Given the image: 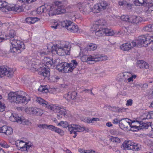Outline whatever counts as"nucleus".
Segmentation results:
<instances>
[{
	"label": "nucleus",
	"instance_id": "nucleus-1",
	"mask_svg": "<svg viewBox=\"0 0 153 153\" xmlns=\"http://www.w3.org/2000/svg\"><path fill=\"white\" fill-rule=\"evenodd\" d=\"M8 99L10 102L17 104H27L30 101L29 95L22 91L16 93L10 92L8 95Z\"/></svg>",
	"mask_w": 153,
	"mask_h": 153
},
{
	"label": "nucleus",
	"instance_id": "nucleus-2",
	"mask_svg": "<svg viewBox=\"0 0 153 153\" xmlns=\"http://www.w3.org/2000/svg\"><path fill=\"white\" fill-rule=\"evenodd\" d=\"M36 101L42 105L43 106L50 109L55 113H58L57 117L58 119L62 118L63 116L65 117L66 114V110L61 106L54 105H49L48 102L40 97L37 98Z\"/></svg>",
	"mask_w": 153,
	"mask_h": 153
},
{
	"label": "nucleus",
	"instance_id": "nucleus-3",
	"mask_svg": "<svg viewBox=\"0 0 153 153\" xmlns=\"http://www.w3.org/2000/svg\"><path fill=\"white\" fill-rule=\"evenodd\" d=\"M58 126H61L64 128L68 127V130L71 134H77L78 132H80L85 131V133L89 132V129L82 127L78 125L71 124L69 125L68 123L65 121H61L57 124Z\"/></svg>",
	"mask_w": 153,
	"mask_h": 153
},
{
	"label": "nucleus",
	"instance_id": "nucleus-4",
	"mask_svg": "<svg viewBox=\"0 0 153 153\" xmlns=\"http://www.w3.org/2000/svg\"><path fill=\"white\" fill-rule=\"evenodd\" d=\"M10 43L12 45L11 48L10 52L17 54L20 53L25 48V46L23 43L19 40H11Z\"/></svg>",
	"mask_w": 153,
	"mask_h": 153
},
{
	"label": "nucleus",
	"instance_id": "nucleus-5",
	"mask_svg": "<svg viewBox=\"0 0 153 153\" xmlns=\"http://www.w3.org/2000/svg\"><path fill=\"white\" fill-rule=\"evenodd\" d=\"M61 26L66 28L70 32L76 33L78 30V27L75 25L71 21L66 20L61 22Z\"/></svg>",
	"mask_w": 153,
	"mask_h": 153
},
{
	"label": "nucleus",
	"instance_id": "nucleus-6",
	"mask_svg": "<svg viewBox=\"0 0 153 153\" xmlns=\"http://www.w3.org/2000/svg\"><path fill=\"white\" fill-rule=\"evenodd\" d=\"M109 7V4L106 1H103L95 5L92 11L94 13H98L107 9Z\"/></svg>",
	"mask_w": 153,
	"mask_h": 153
},
{
	"label": "nucleus",
	"instance_id": "nucleus-7",
	"mask_svg": "<svg viewBox=\"0 0 153 153\" xmlns=\"http://www.w3.org/2000/svg\"><path fill=\"white\" fill-rule=\"evenodd\" d=\"M153 36H146L145 35H142L139 36L137 41L134 40L136 42V45H142L145 44L146 45H148L150 44L151 42H153L152 41L153 39Z\"/></svg>",
	"mask_w": 153,
	"mask_h": 153
},
{
	"label": "nucleus",
	"instance_id": "nucleus-8",
	"mask_svg": "<svg viewBox=\"0 0 153 153\" xmlns=\"http://www.w3.org/2000/svg\"><path fill=\"white\" fill-rule=\"evenodd\" d=\"M77 7L84 14L89 13L92 11L89 3L88 2H80L77 4Z\"/></svg>",
	"mask_w": 153,
	"mask_h": 153
},
{
	"label": "nucleus",
	"instance_id": "nucleus-9",
	"mask_svg": "<svg viewBox=\"0 0 153 153\" xmlns=\"http://www.w3.org/2000/svg\"><path fill=\"white\" fill-rule=\"evenodd\" d=\"M1 8H5L9 11H13L18 12H20L23 10V7L21 6L16 5L14 7H8L5 1H0V9Z\"/></svg>",
	"mask_w": 153,
	"mask_h": 153
},
{
	"label": "nucleus",
	"instance_id": "nucleus-10",
	"mask_svg": "<svg viewBox=\"0 0 153 153\" xmlns=\"http://www.w3.org/2000/svg\"><path fill=\"white\" fill-rule=\"evenodd\" d=\"M14 71L13 68L4 66H0V77L6 76L12 77L13 76Z\"/></svg>",
	"mask_w": 153,
	"mask_h": 153
},
{
	"label": "nucleus",
	"instance_id": "nucleus-11",
	"mask_svg": "<svg viewBox=\"0 0 153 153\" xmlns=\"http://www.w3.org/2000/svg\"><path fill=\"white\" fill-rule=\"evenodd\" d=\"M69 50H65L60 48H57L56 47L52 46L51 52L52 53L57 54L59 56H64L65 54L69 55Z\"/></svg>",
	"mask_w": 153,
	"mask_h": 153
},
{
	"label": "nucleus",
	"instance_id": "nucleus-12",
	"mask_svg": "<svg viewBox=\"0 0 153 153\" xmlns=\"http://www.w3.org/2000/svg\"><path fill=\"white\" fill-rule=\"evenodd\" d=\"M25 110L27 114L37 116H41L43 113L42 109L36 108L29 107L26 108Z\"/></svg>",
	"mask_w": 153,
	"mask_h": 153
},
{
	"label": "nucleus",
	"instance_id": "nucleus-13",
	"mask_svg": "<svg viewBox=\"0 0 153 153\" xmlns=\"http://www.w3.org/2000/svg\"><path fill=\"white\" fill-rule=\"evenodd\" d=\"M37 126L40 128H48L50 130H51L52 131H54L56 133H63V131L62 130L52 125L47 124H39L37 125Z\"/></svg>",
	"mask_w": 153,
	"mask_h": 153
},
{
	"label": "nucleus",
	"instance_id": "nucleus-14",
	"mask_svg": "<svg viewBox=\"0 0 153 153\" xmlns=\"http://www.w3.org/2000/svg\"><path fill=\"white\" fill-rule=\"evenodd\" d=\"M66 12V10L64 7L62 6L59 8L55 7L54 6L50 7L49 10V15H53L57 14L63 13Z\"/></svg>",
	"mask_w": 153,
	"mask_h": 153
},
{
	"label": "nucleus",
	"instance_id": "nucleus-15",
	"mask_svg": "<svg viewBox=\"0 0 153 153\" xmlns=\"http://www.w3.org/2000/svg\"><path fill=\"white\" fill-rule=\"evenodd\" d=\"M10 120L13 122H17L22 124L23 125H27L29 122L25 119H22L19 117L17 114H13L10 117Z\"/></svg>",
	"mask_w": 153,
	"mask_h": 153
},
{
	"label": "nucleus",
	"instance_id": "nucleus-16",
	"mask_svg": "<svg viewBox=\"0 0 153 153\" xmlns=\"http://www.w3.org/2000/svg\"><path fill=\"white\" fill-rule=\"evenodd\" d=\"M107 25L105 21L103 19H100L94 22L92 27L93 29H95L96 27L100 29H105V27Z\"/></svg>",
	"mask_w": 153,
	"mask_h": 153
},
{
	"label": "nucleus",
	"instance_id": "nucleus-17",
	"mask_svg": "<svg viewBox=\"0 0 153 153\" xmlns=\"http://www.w3.org/2000/svg\"><path fill=\"white\" fill-rule=\"evenodd\" d=\"M136 46V42L135 41H133L131 42H127L122 45L120 48L123 51H128Z\"/></svg>",
	"mask_w": 153,
	"mask_h": 153
},
{
	"label": "nucleus",
	"instance_id": "nucleus-18",
	"mask_svg": "<svg viewBox=\"0 0 153 153\" xmlns=\"http://www.w3.org/2000/svg\"><path fill=\"white\" fill-rule=\"evenodd\" d=\"M104 29H100L97 27L94 29L93 28V27H91L90 29V31L96 36L100 37L102 36L105 33Z\"/></svg>",
	"mask_w": 153,
	"mask_h": 153
},
{
	"label": "nucleus",
	"instance_id": "nucleus-19",
	"mask_svg": "<svg viewBox=\"0 0 153 153\" xmlns=\"http://www.w3.org/2000/svg\"><path fill=\"white\" fill-rule=\"evenodd\" d=\"M69 43L68 42L65 41H59L55 45L53 46L56 47L57 48H60L64 49L65 50H69Z\"/></svg>",
	"mask_w": 153,
	"mask_h": 153
},
{
	"label": "nucleus",
	"instance_id": "nucleus-20",
	"mask_svg": "<svg viewBox=\"0 0 153 153\" xmlns=\"http://www.w3.org/2000/svg\"><path fill=\"white\" fill-rule=\"evenodd\" d=\"M142 20V18L140 16L132 15L129 16V22L132 24H137L140 22Z\"/></svg>",
	"mask_w": 153,
	"mask_h": 153
},
{
	"label": "nucleus",
	"instance_id": "nucleus-21",
	"mask_svg": "<svg viewBox=\"0 0 153 153\" xmlns=\"http://www.w3.org/2000/svg\"><path fill=\"white\" fill-rule=\"evenodd\" d=\"M39 74L42 75L44 77H48L50 75V69L49 68L45 67L40 68L39 69Z\"/></svg>",
	"mask_w": 153,
	"mask_h": 153
},
{
	"label": "nucleus",
	"instance_id": "nucleus-22",
	"mask_svg": "<svg viewBox=\"0 0 153 153\" xmlns=\"http://www.w3.org/2000/svg\"><path fill=\"white\" fill-rule=\"evenodd\" d=\"M128 72H124L119 74L117 76V80L118 81L126 82H127V78L129 77Z\"/></svg>",
	"mask_w": 153,
	"mask_h": 153
},
{
	"label": "nucleus",
	"instance_id": "nucleus-23",
	"mask_svg": "<svg viewBox=\"0 0 153 153\" xmlns=\"http://www.w3.org/2000/svg\"><path fill=\"white\" fill-rule=\"evenodd\" d=\"M81 59L83 62H88L89 64L94 63V56L83 55L81 57Z\"/></svg>",
	"mask_w": 153,
	"mask_h": 153
},
{
	"label": "nucleus",
	"instance_id": "nucleus-24",
	"mask_svg": "<svg viewBox=\"0 0 153 153\" xmlns=\"http://www.w3.org/2000/svg\"><path fill=\"white\" fill-rule=\"evenodd\" d=\"M15 36V32L14 30H11L10 31L9 36H5L4 37H2L0 36V42H1L2 39L3 40H7L10 39V41L11 40H17L15 39L14 37Z\"/></svg>",
	"mask_w": 153,
	"mask_h": 153
},
{
	"label": "nucleus",
	"instance_id": "nucleus-25",
	"mask_svg": "<svg viewBox=\"0 0 153 153\" xmlns=\"http://www.w3.org/2000/svg\"><path fill=\"white\" fill-rule=\"evenodd\" d=\"M77 95V93L75 91L69 92L65 94L64 97L67 100L69 101L76 99Z\"/></svg>",
	"mask_w": 153,
	"mask_h": 153
},
{
	"label": "nucleus",
	"instance_id": "nucleus-26",
	"mask_svg": "<svg viewBox=\"0 0 153 153\" xmlns=\"http://www.w3.org/2000/svg\"><path fill=\"white\" fill-rule=\"evenodd\" d=\"M13 132V129L10 127H8L6 126H3L0 127V133L5 134H12Z\"/></svg>",
	"mask_w": 153,
	"mask_h": 153
},
{
	"label": "nucleus",
	"instance_id": "nucleus-27",
	"mask_svg": "<svg viewBox=\"0 0 153 153\" xmlns=\"http://www.w3.org/2000/svg\"><path fill=\"white\" fill-rule=\"evenodd\" d=\"M77 65L78 63L77 62L76 60H72L71 63H68V73L72 72L73 69H74Z\"/></svg>",
	"mask_w": 153,
	"mask_h": 153
},
{
	"label": "nucleus",
	"instance_id": "nucleus-28",
	"mask_svg": "<svg viewBox=\"0 0 153 153\" xmlns=\"http://www.w3.org/2000/svg\"><path fill=\"white\" fill-rule=\"evenodd\" d=\"M134 144L135 143L132 142L130 141H125L122 146L123 148V149H131V148L134 146Z\"/></svg>",
	"mask_w": 153,
	"mask_h": 153
},
{
	"label": "nucleus",
	"instance_id": "nucleus-29",
	"mask_svg": "<svg viewBox=\"0 0 153 153\" xmlns=\"http://www.w3.org/2000/svg\"><path fill=\"white\" fill-rule=\"evenodd\" d=\"M97 47V46L96 45L93 43H90L86 47V48H85L84 49L82 50L80 49L81 51L82 52H83V51L87 50V51H94L95 50Z\"/></svg>",
	"mask_w": 153,
	"mask_h": 153
},
{
	"label": "nucleus",
	"instance_id": "nucleus-30",
	"mask_svg": "<svg viewBox=\"0 0 153 153\" xmlns=\"http://www.w3.org/2000/svg\"><path fill=\"white\" fill-rule=\"evenodd\" d=\"M107 59V56L104 55H96L94 56V62L106 60Z\"/></svg>",
	"mask_w": 153,
	"mask_h": 153
},
{
	"label": "nucleus",
	"instance_id": "nucleus-31",
	"mask_svg": "<svg viewBox=\"0 0 153 153\" xmlns=\"http://www.w3.org/2000/svg\"><path fill=\"white\" fill-rule=\"evenodd\" d=\"M29 68L30 69H34L35 70H38L39 67V65L37 64L34 61H30L28 63Z\"/></svg>",
	"mask_w": 153,
	"mask_h": 153
},
{
	"label": "nucleus",
	"instance_id": "nucleus-32",
	"mask_svg": "<svg viewBox=\"0 0 153 153\" xmlns=\"http://www.w3.org/2000/svg\"><path fill=\"white\" fill-rule=\"evenodd\" d=\"M131 125V122L126 121L121 122L120 124V126L121 127H123L126 130L128 131L129 129L128 128L130 125Z\"/></svg>",
	"mask_w": 153,
	"mask_h": 153
},
{
	"label": "nucleus",
	"instance_id": "nucleus-33",
	"mask_svg": "<svg viewBox=\"0 0 153 153\" xmlns=\"http://www.w3.org/2000/svg\"><path fill=\"white\" fill-rule=\"evenodd\" d=\"M51 49H49L48 47L47 49H44L38 51L37 54L38 55H40L41 56H43L45 55L48 54L49 52H51Z\"/></svg>",
	"mask_w": 153,
	"mask_h": 153
},
{
	"label": "nucleus",
	"instance_id": "nucleus-34",
	"mask_svg": "<svg viewBox=\"0 0 153 153\" xmlns=\"http://www.w3.org/2000/svg\"><path fill=\"white\" fill-rule=\"evenodd\" d=\"M136 122L138 123L139 124V128L140 130L141 129H146L148 128L149 127V125L146 123H143L141 121H136L134 120V123Z\"/></svg>",
	"mask_w": 153,
	"mask_h": 153
},
{
	"label": "nucleus",
	"instance_id": "nucleus-35",
	"mask_svg": "<svg viewBox=\"0 0 153 153\" xmlns=\"http://www.w3.org/2000/svg\"><path fill=\"white\" fill-rule=\"evenodd\" d=\"M146 0H134L133 2L134 4L137 6H140L145 5L146 4Z\"/></svg>",
	"mask_w": 153,
	"mask_h": 153
},
{
	"label": "nucleus",
	"instance_id": "nucleus-36",
	"mask_svg": "<svg viewBox=\"0 0 153 153\" xmlns=\"http://www.w3.org/2000/svg\"><path fill=\"white\" fill-rule=\"evenodd\" d=\"M120 6L125 7H130L131 5L129 3H128L126 1H120L118 2Z\"/></svg>",
	"mask_w": 153,
	"mask_h": 153
},
{
	"label": "nucleus",
	"instance_id": "nucleus-37",
	"mask_svg": "<svg viewBox=\"0 0 153 153\" xmlns=\"http://www.w3.org/2000/svg\"><path fill=\"white\" fill-rule=\"evenodd\" d=\"M47 11V9L43 6H41L38 7L37 10V11L38 14H41L44 12H45Z\"/></svg>",
	"mask_w": 153,
	"mask_h": 153
},
{
	"label": "nucleus",
	"instance_id": "nucleus-38",
	"mask_svg": "<svg viewBox=\"0 0 153 153\" xmlns=\"http://www.w3.org/2000/svg\"><path fill=\"white\" fill-rule=\"evenodd\" d=\"M109 140L111 141L117 143H120V139L117 137L110 136L109 137Z\"/></svg>",
	"mask_w": 153,
	"mask_h": 153
},
{
	"label": "nucleus",
	"instance_id": "nucleus-39",
	"mask_svg": "<svg viewBox=\"0 0 153 153\" xmlns=\"http://www.w3.org/2000/svg\"><path fill=\"white\" fill-rule=\"evenodd\" d=\"M65 62H61L57 65L56 67L57 70H58L59 71H63L64 68V65H65Z\"/></svg>",
	"mask_w": 153,
	"mask_h": 153
},
{
	"label": "nucleus",
	"instance_id": "nucleus-40",
	"mask_svg": "<svg viewBox=\"0 0 153 153\" xmlns=\"http://www.w3.org/2000/svg\"><path fill=\"white\" fill-rule=\"evenodd\" d=\"M105 34L107 35L110 36H112L114 35V30L111 29H109L105 28L104 29Z\"/></svg>",
	"mask_w": 153,
	"mask_h": 153
},
{
	"label": "nucleus",
	"instance_id": "nucleus-41",
	"mask_svg": "<svg viewBox=\"0 0 153 153\" xmlns=\"http://www.w3.org/2000/svg\"><path fill=\"white\" fill-rule=\"evenodd\" d=\"M25 143V145L26 146V147L27 148V150H28L31 147L33 146V144L31 143L30 142H25L24 141L21 140L19 142V145H21V143Z\"/></svg>",
	"mask_w": 153,
	"mask_h": 153
},
{
	"label": "nucleus",
	"instance_id": "nucleus-42",
	"mask_svg": "<svg viewBox=\"0 0 153 153\" xmlns=\"http://www.w3.org/2000/svg\"><path fill=\"white\" fill-rule=\"evenodd\" d=\"M129 127H130V128L129 130L133 131H137L140 130L139 126L136 125L131 126V125H130Z\"/></svg>",
	"mask_w": 153,
	"mask_h": 153
},
{
	"label": "nucleus",
	"instance_id": "nucleus-43",
	"mask_svg": "<svg viewBox=\"0 0 153 153\" xmlns=\"http://www.w3.org/2000/svg\"><path fill=\"white\" fill-rule=\"evenodd\" d=\"M141 146L139 144L135 143L134 146L131 148V150H132L135 151H138L141 149Z\"/></svg>",
	"mask_w": 153,
	"mask_h": 153
},
{
	"label": "nucleus",
	"instance_id": "nucleus-44",
	"mask_svg": "<svg viewBox=\"0 0 153 153\" xmlns=\"http://www.w3.org/2000/svg\"><path fill=\"white\" fill-rule=\"evenodd\" d=\"M54 6L55 7H56L57 8H59L62 6L61 2L60 1H58L55 2L54 3V4H53L51 5L49 7L50 8V7L52 6Z\"/></svg>",
	"mask_w": 153,
	"mask_h": 153
},
{
	"label": "nucleus",
	"instance_id": "nucleus-45",
	"mask_svg": "<svg viewBox=\"0 0 153 153\" xmlns=\"http://www.w3.org/2000/svg\"><path fill=\"white\" fill-rule=\"evenodd\" d=\"M120 18L123 21L129 22V16L128 15H123L121 16Z\"/></svg>",
	"mask_w": 153,
	"mask_h": 153
},
{
	"label": "nucleus",
	"instance_id": "nucleus-46",
	"mask_svg": "<svg viewBox=\"0 0 153 153\" xmlns=\"http://www.w3.org/2000/svg\"><path fill=\"white\" fill-rule=\"evenodd\" d=\"M153 119V111L149 112V113L147 115L146 118L143 119V120L146 119Z\"/></svg>",
	"mask_w": 153,
	"mask_h": 153
},
{
	"label": "nucleus",
	"instance_id": "nucleus-47",
	"mask_svg": "<svg viewBox=\"0 0 153 153\" xmlns=\"http://www.w3.org/2000/svg\"><path fill=\"white\" fill-rule=\"evenodd\" d=\"M140 67L141 68H144L146 69H147L149 68V65L147 63L143 62V63L140 65Z\"/></svg>",
	"mask_w": 153,
	"mask_h": 153
},
{
	"label": "nucleus",
	"instance_id": "nucleus-48",
	"mask_svg": "<svg viewBox=\"0 0 153 153\" xmlns=\"http://www.w3.org/2000/svg\"><path fill=\"white\" fill-rule=\"evenodd\" d=\"M100 120L99 118H93L90 119H87V122L89 123H93L94 121H99Z\"/></svg>",
	"mask_w": 153,
	"mask_h": 153
},
{
	"label": "nucleus",
	"instance_id": "nucleus-49",
	"mask_svg": "<svg viewBox=\"0 0 153 153\" xmlns=\"http://www.w3.org/2000/svg\"><path fill=\"white\" fill-rule=\"evenodd\" d=\"M151 24H149L147 26L145 27L143 29L144 30L146 31H148L149 32H152V30L151 29Z\"/></svg>",
	"mask_w": 153,
	"mask_h": 153
},
{
	"label": "nucleus",
	"instance_id": "nucleus-50",
	"mask_svg": "<svg viewBox=\"0 0 153 153\" xmlns=\"http://www.w3.org/2000/svg\"><path fill=\"white\" fill-rule=\"evenodd\" d=\"M68 63L65 62V65H64V68L63 71L65 73H68Z\"/></svg>",
	"mask_w": 153,
	"mask_h": 153
},
{
	"label": "nucleus",
	"instance_id": "nucleus-51",
	"mask_svg": "<svg viewBox=\"0 0 153 153\" xmlns=\"http://www.w3.org/2000/svg\"><path fill=\"white\" fill-rule=\"evenodd\" d=\"M129 28H130L128 27H123L122 28V30H123L126 33H129L130 32Z\"/></svg>",
	"mask_w": 153,
	"mask_h": 153
},
{
	"label": "nucleus",
	"instance_id": "nucleus-52",
	"mask_svg": "<svg viewBox=\"0 0 153 153\" xmlns=\"http://www.w3.org/2000/svg\"><path fill=\"white\" fill-rule=\"evenodd\" d=\"M137 76L136 75H134L131 76V77L127 78L128 82H133V79H135L136 78Z\"/></svg>",
	"mask_w": 153,
	"mask_h": 153
},
{
	"label": "nucleus",
	"instance_id": "nucleus-53",
	"mask_svg": "<svg viewBox=\"0 0 153 153\" xmlns=\"http://www.w3.org/2000/svg\"><path fill=\"white\" fill-rule=\"evenodd\" d=\"M148 10L149 12L153 11V3L149 4Z\"/></svg>",
	"mask_w": 153,
	"mask_h": 153
},
{
	"label": "nucleus",
	"instance_id": "nucleus-54",
	"mask_svg": "<svg viewBox=\"0 0 153 153\" xmlns=\"http://www.w3.org/2000/svg\"><path fill=\"white\" fill-rule=\"evenodd\" d=\"M5 109V105L4 104H2L0 102V112L3 111Z\"/></svg>",
	"mask_w": 153,
	"mask_h": 153
},
{
	"label": "nucleus",
	"instance_id": "nucleus-55",
	"mask_svg": "<svg viewBox=\"0 0 153 153\" xmlns=\"http://www.w3.org/2000/svg\"><path fill=\"white\" fill-rule=\"evenodd\" d=\"M48 61L46 63V64L47 65L48 67H51L52 65V62L51 60H50L49 58H48L47 60Z\"/></svg>",
	"mask_w": 153,
	"mask_h": 153
},
{
	"label": "nucleus",
	"instance_id": "nucleus-56",
	"mask_svg": "<svg viewBox=\"0 0 153 153\" xmlns=\"http://www.w3.org/2000/svg\"><path fill=\"white\" fill-rule=\"evenodd\" d=\"M78 151L80 153H88V152H89L88 150H85L81 148L78 149Z\"/></svg>",
	"mask_w": 153,
	"mask_h": 153
},
{
	"label": "nucleus",
	"instance_id": "nucleus-57",
	"mask_svg": "<svg viewBox=\"0 0 153 153\" xmlns=\"http://www.w3.org/2000/svg\"><path fill=\"white\" fill-rule=\"evenodd\" d=\"M0 146L6 148H7L9 147V146L7 143H0Z\"/></svg>",
	"mask_w": 153,
	"mask_h": 153
},
{
	"label": "nucleus",
	"instance_id": "nucleus-58",
	"mask_svg": "<svg viewBox=\"0 0 153 153\" xmlns=\"http://www.w3.org/2000/svg\"><path fill=\"white\" fill-rule=\"evenodd\" d=\"M20 149L22 151H27V152L28 151L27 150V148L25 144L23 146H22V147H20Z\"/></svg>",
	"mask_w": 153,
	"mask_h": 153
},
{
	"label": "nucleus",
	"instance_id": "nucleus-59",
	"mask_svg": "<svg viewBox=\"0 0 153 153\" xmlns=\"http://www.w3.org/2000/svg\"><path fill=\"white\" fill-rule=\"evenodd\" d=\"M31 24H33L38 21V18L37 17H31Z\"/></svg>",
	"mask_w": 153,
	"mask_h": 153
},
{
	"label": "nucleus",
	"instance_id": "nucleus-60",
	"mask_svg": "<svg viewBox=\"0 0 153 153\" xmlns=\"http://www.w3.org/2000/svg\"><path fill=\"white\" fill-rule=\"evenodd\" d=\"M31 17H28L26 19V22L29 24H31Z\"/></svg>",
	"mask_w": 153,
	"mask_h": 153
},
{
	"label": "nucleus",
	"instance_id": "nucleus-61",
	"mask_svg": "<svg viewBox=\"0 0 153 153\" xmlns=\"http://www.w3.org/2000/svg\"><path fill=\"white\" fill-rule=\"evenodd\" d=\"M132 104V100L130 99L127 101L126 105H131Z\"/></svg>",
	"mask_w": 153,
	"mask_h": 153
},
{
	"label": "nucleus",
	"instance_id": "nucleus-62",
	"mask_svg": "<svg viewBox=\"0 0 153 153\" xmlns=\"http://www.w3.org/2000/svg\"><path fill=\"white\" fill-rule=\"evenodd\" d=\"M126 108H123V107H121V108H120L118 107L117 111L119 112H123V111H126Z\"/></svg>",
	"mask_w": 153,
	"mask_h": 153
},
{
	"label": "nucleus",
	"instance_id": "nucleus-63",
	"mask_svg": "<svg viewBox=\"0 0 153 153\" xmlns=\"http://www.w3.org/2000/svg\"><path fill=\"white\" fill-rule=\"evenodd\" d=\"M148 87V84L146 83H145L143 84H142L141 88L143 90H144L147 88Z\"/></svg>",
	"mask_w": 153,
	"mask_h": 153
},
{
	"label": "nucleus",
	"instance_id": "nucleus-64",
	"mask_svg": "<svg viewBox=\"0 0 153 153\" xmlns=\"http://www.w3.org/2000/svg\"><path fill=\"white\" fill-rule=\"evenodd\" d=\"M48 89L46 88V87L45 86H43V91H42V92L44 93H47V92H48Z\"/></svg>",
	"mask_w": 153,
	"mask_h": 153
}]
</instances>
